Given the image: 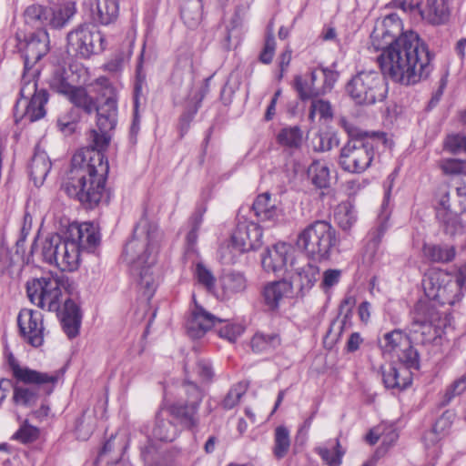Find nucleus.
I'll list each match as a JSON object with an SVG mask.
<instances>
[{
    "instance_id": "ddd939ff",
    "label": "nucleus",
    "mask_w": 466,
    "mask_h": 466,
    "mask_svg": "<svg viewBox=\"0 0 466 466\" xmlns=\"http://www.w3.org/2000/svg\"><path fill=\"white\" fill-rule=\"evenodd\" d=\"M20 95L25 101L30 98L24 114L25 118L35 122L45 116V105L48 101V93L46 89L37 90L35 79L22 78Z\"/></svg>"
},
{
    "instance_id": "8fccbe9b",
    "label": "nucleus",
    "mask_w": 466,
    "mask_h": 466,
    "mask_svg": "<svg viewBox=\"0 0 466 466\" xmlns=\"http://www.w3.org/2000/svg\"><path fill=\"white\" fill-rule=\"evenodd\" d=\"M247 390L248 384L246 382H238L233 385L221 401V407L225 410H231L236 407Z\"/></svg>"
},
{
    "instance_id": "7c9ffc66",
    "label": "nucleus",
    "mask_w": 466,
    "mask_h": 466,
    "mask_svg": "<svg viewBox=\"0 0 466 466\" xmlns=\"http://www.w3.org/2000/svg\"><path fill=\"white\" fill-rule=\"evenodd\" d=\"M168 416L171 415L167 409H161L157 413L155 426L152 430L153 437L162 441H172L177 435V429L168 420Z\"/></svg>"
},
{
    "instance_id": "4d7b16f0",
    "label": "nucleus",
    "mask_w": 466,
    "mask_h": 466,
    "mask_svg": "<svg viewBox=\"0 0 466 466\" xmlns=\"http://www.w3.org/2000/svg\"><path fill=\"white\" fill-rule=\"evenodd\" d=\"M316 115L319 116V118L329 119L332 117V108L329 101L323 99H314L311 102L309 117L310 120H314Z\"/></svg>"
},
{
    "instance_id": "c9c22d12",
    "label": "nucleus",
    "mask_w": 466,
    "mask_h": 466,
    "mask_svg": "<svg viewBox=\"0 0 466 466\" xmlns=\"http://www.w3.org/2000/svg\"><path fill=\"white\" fill-rule=\"evenodd\" d=\"M277 142L289 149H299L303 143V132L299 126L281 128L277 136Z\"/></svg>"
},
{
    "instance_id": "a19ab883",
    "label": "nucleus",
    "mask_w": 466,
    "mask_h": 466,
    "mask_svg": "<svg viewBox=\"0 0 466 466\" xmlns=\"http://www.w3.org/2000/svg\"><path fill=\"white\" fill-rule=\"evenodd\" d=\"M181 17L188 27H196L202 19L201 0H187L181 7Z\"/></svg>"
},
{
    "instance_id": "9b49d317",
    "label": "nucleus",
    "mask_w": 466,
    "mask_h": 466,
    "mask_svg": "<svg viewBox=\"0 0 466 466\" xmlns=\"http://www.w3.org/2000/svg\"><path fill=\"white\" fill-rule=\"evenodd\" d=\"M67 52L89 58L105 49V38L101 32L91 24H83L68 32L66 35Z\"/></svg>"
},
{
    "instance_id": "c756f323",
    "label": "nucleus",
    "mask_w": 466,
    "mask_h": 466,
    "mask_svg": "<svg viewBox=\"0 0 466 466\" xmlns=\"http://www.w3.org/2000/svg\"><path fill=\"white\" fill-rule=\"evenodd\" d=\"M51 169V161L45 151L36 149L29 165V175L35 186L44 184Z\"/></svg>"
},
{
    "instance_id": "4468645a",
    "label": "nucleus",
    "mask_w": 466,
    "mask_h": 466,
    "mask_svg": "<svg viewBox=\"0 0 466 466\" xmlns=\"http://www.w3.org/2000/svg\"><path fill=\"white\" fill-rule=\"evenodd\" d=\"M20 335L31 346L39 347L44 342L43 316L39 311L23 309L17 317Z\"/></svg>"
},
{
    "instance_id": "3c124183",
    "label": "nucleus",
    "mask_w": 466,
    "mask_h": 466,
    "mask_svg": "<svg viewBox=\"0 0 466 466\" xmlns=\"http://www.w3.org/2000/svg\"><path fill=\"white\" fill-rule=\"evenodd\" d=\"M397 356L400 361L399 365L407 368L408 370H419L420 359L418 351L411 346L409 341V346H404L398 353Z\"/></svg>"
},
{
    "instance_id": "1a4fd4ad",
    "label": "nucleus",
    "mask_w": 466,
    "mask_h": 466,
    "mask_svg": "<svg viewBox=\"0 0 466 466\" xmlns=\"http://www.w3.org/2000/svg\"><path fill=\"white\" fill-rule=\"evenodd\" d=\"M346 91L356 104L372 105L385 98L387 86L379 72L362 71L349 81Z\"/></svg>"
},
{
    "instance_id": "393cba45",
    "label": "nucleus",
    "mask_w": 466,
    "mask_h": 466,
    "mask_svg": "<svg viewBox=\"0 0 466 466\" xmlns=\"http://www.w3.org/2000/svg\"><path fill=\"white\" fill-rule=\"evenodd\" d=\"M208 92V85L206 83L200 88L194 90V92L190 95L186 109L179 118L178 128L181 137H184V135L189 129L190 123L195 117L198 108L201 106V102Z\"/></svg>"
},
{
    "instance_id": "864d4df0",
    "label": "nucleus",
    "mask_w": 466,
    "mask_h": 466,
    "mask_svg": "<svg viewBox=\"0 0 466 466\" xmlns=\"http://www.w3.org/2000/svg\"><path fill=\"white\" fill-rule=\"evenodd\" d=\"M422 284L425 290V294L429 299H436L438 301H441V303H446V301L443 300L446 287H435L434 277H427L426 279H423ZM447 303L453 304L454 300H447Z\"/></svg>"
},
{
    "instance_id": "c85d7f7f",
    "label": "nucleus",
    "mask_w": 466,
    "mask_h": 466,
    "mask_svg": "<svg viewBox=\"0 0 466 466\" xmlns=\"http://www.w3.org/2000/svg\"><path fill=\"white\" fill-rule=\"evenodd\" d=\"M319 73L312 70L309 76L302 77L296 76L294 78V87L301 100L314 98L323 95V88L317 83Z\"/></svg>"
},
{
    "instance_id": "f3484780",
    "label": "nucleus",
    "mask_w": 466,
    "mask_h": 466,
    "mask_svg": "<svg viewBox=\"0 0 466 466\" xmlns=\"http://www.w3.org/2000/svg\"><path fill=\"white\" fill-rule=\"evenodd\" d=\"M248 288V279L242 272L230 270L218 278L214 296L220 300H229L243 294Z\"/></svg>"
},
{
    "instance_id": "4c0bfd02",
    "label": "nucleus",
    "mask_w": 466,
    "mask_h": 466,
    "mask_svg": "<svg viewBox=\"0 0 466 466\" xmlns=\"http://www.w3.org/2000/svg\"><path fill=\"white\" fill-rule=\"evenodd\" d=\"M455 248L449 245H424L423 254L431 262L447 263L455 257Z\"/></svg>"
},
{
    "instance_id": "4be33fe9",
    "label": "nucleus",
    "mask_w": 466,
    "mask_h": 466,
    "mask_svg": "<svg viewBox=\"0 0 466 466\" xmlns=\"http://www.w3.org/2000/svg\"><path fill=\"white\" fill-rule=\"evenodd\" d=\"M382 380L387 389L403 390L411 383L410 371L402 365L388 364L380 368Z\"/></svg>"
},
{
    "instance_id": "f257e3e1",
    "label": "nucleus",
    "mask_w": 466,
    "mask_h": 466,
    "mask_svg": "<svg viewBox=\"0 0 466 466\" xmlns=\"http://www.w3.org/2000/svg\"><path fill=\"white\" fill-rule=\"evenodd\" d=\"M381 51L378 62L382 75L401 85L427 79L433 70V55L413 31L404 32Z\"/></svg>"
},
{
    "instance_id": "7ed1b4c3",
    "label": "nucleus",
    "mask_w": 466,
    "mask_h": 466,
    "mask_svg": "<svg viewBox=\"0 0 466 466\" xmlns=\"http://www.w3.org/2000/svg\"><path fill=\"white\" fill-rule=\"evenodd\" d=\"M161 240L162 233L157 226L142 218L124 249L125 258L131 265L139 289L147 299L152 298L157 286L153 267L157 262Z\"/></svg>"
},
{
    "instance_id": "0eeeda50",
    "label": "nucleus",
    "mask_w": 466,
    "mask_h": 466,
    "mask_svg": "<svg viewBox=\"0 0 466 466\" xmlns=\"http://www.w3.org/2000/svg\"><path fill=\"white\" fill-rule=\"evenodd\" d=\"M68 278L64 274H47L26 283L30 301L42 309L58 311L62 304L63 290L68 287Z\"/></svg>"
},
{
    "instance_id": "aec40b11",
    "label": "nucleus",
    "mask_w": 466,
    "mask_h": 466,
    "mask_svg": "<svg viewBox=\"0 0 466 466\" xmlns=\"http://www.w3.org/2000/svg\"><path fill=\"white\" fill-rule=\"evenodd\" d=\"M102 82L106 86L104 96H106V98L102 104H96L95 112H96L97 116L96 124L98 130L106 132L111 131L116 125L117 105L113 88L107 85L106 79H103Z\"/></svg>"
},
{
    "instance_id": "603ef678",
    "label": "nucleus",
    "mask_w": 466,
    "mask_h": 466,
    "mask_svg": "<svg viewBox=\"0 0 466 466\" xmlns=\"http://www.w3.org/2000/svg\"><path fill=\"white\" fill-rule=\"evenodd\" d=\"M39 429L29 424L28 420H25L20 425L17 431L13 435V439L25 444L36 441L39 437Z\"/></svg>"
},
{
    "instance_id": "58836bf2",
    "label": "nucleus",
    "mask_w": 466,
    "mask_h": 466,
    "mask_svg": "<svg viewBox=\"0 0 466 466\" xmlns=\"http://www.w3.org/2000/svg\"><path fill=\"white\" fill-rule=\"evenodd\" d=\"M66 97L75 106L82 109L86 114L91 115L95 112L96 102L84 87L76 86Z\"/></svg>"
},
{
    "instance_id": "f704fd0d",
    "label": "nucleus",
    "mask_w": 466,
    "mask_h": 466,
    "mask_svg": "<svg viewBox=\"0 0 466 466\" xmlns=\"http://www.w3.org/2000/svg\"><path fill=\"white\" fill-rule=\"evenodd\" d=\"M307 175L311 183L318 188H327L329 186L330 171L325 160H313L308 167Z\"/></svg>"
},
{
    "instance_id": "f03ea898",
    "label": "nucleus",
    "mask_w": 466,
    "mask_h": 466,
    "mask_svg": "<svg viewBox=\"0 0 466 466\" xmlns=\"http://www.w3.org/2000/svg\"><path fill=\"white\" fill-rule=\"evenodd\" d=\"M108 162L98 151L79 150L71 159L63 188L86 208H94L106 195Z\"/></svg>"
},
{
    "instance_id": "5fc2aeb1",
    "label": "nucleus",
    "mask_w": 466,
    "mask_h": 466,
    "mask_svg": "<svg viewBox=\"0 0 466 466\" xmlns=\"http://www.w3.org/2000/svg\"><path fill=\"white\" fill-rule=\"evenodd\" d=\"M109 131H96L92 130L90 132L89 139L91 142V145L89 147L83 148L82 150H92V151H98L102 156L105 157L102 150L107 147L110 141V136L108 135Z\"/></svg>"
},
{
    "instance_id": "b1692460",
    "label": "nucleus",
    "mask_w": 466,
    "mask_h": 466,
    "mask_svg": "<svg viewBox=\"0 0 466 466\" xmlns=\"http://www.w3.org/2000/svg\"><path fill=\"white\" fill-rule=\"evenodd\" d=\"M82 314L78 305L72 299H66L60 314L64 332L69 339L76 337L81 326Z\"/></svg>"
},
{
    "instance_id": "72a5a7b5",
    "label": "nucleus",
    "mask_w": 466,
    "mask_h": 466,
    "mask_svg": "<svg viewBox=\"0 0 466 466\" xmlns=\"http://www.w3.org/2000/svg\"><path fill=\"white\" fill-rule=\"evenodd\" d=\"M379 226L370 233V239L366 245V256L371 262L380 260L383 254V251L380 248V243L386 230L388 229V220H384L382 218H379Z\"/></svg>"
},
{
    "instance_id": "ea45409f",
    "label": "nucleus",
    "mask_w": 466,
    "mask_h": 466,
    "mask_svg": "<svg viewBox=\"0 0 466 466\" xmlns=\"http://www.w3.org/2000/svg\"><path fill=\"white\" fill-rule=\"evenodd\" d=\"M25 24L43 28L42 26L48 25V7L41 5H31L26 7L24 12Z\"/></svg>"
},
{
    "instance_id": "13d9d810",
    "label": "nucleus",
    "mask_w": 466,
    "mask_h": 466,
    "mask_svg": "<svg viewBox=\"0 0 466 466\" xmlns=\"http://www.w3.org/2000/svg\"><path fill=\"white\" fill-rule=\"evenodd\" d=\"M275 48H276V41H275L274 33H273V26L270 24L268 26V33H267L266 39H265V45H264V48L259 56V60L263 64H266V65L270 64L273 59L274 54H275Z\"/></svg>"
},
{
    "instance_id": "412c9836",
    "label": "nucleus",
    "mask_w": 466,
    "mask_h": 466,
    "mask_svg": "<svg viewBox=\"0 0 466 466\" xmlns=\"http://www.w3.org/2000/svg\"><path fill=\"white\" fill-rule=\"evenodd\" d=\"M222 319L217 318L204 308L195 305L190 318L187 321V329L190 337L198 339L217 324H221Z\"/></svg>"
},
{
    "instance_id": "5701e85b",
    "label": "nucleus",
    "mask_w": 466,
    "mask_h": 466,
    "mask_svg": "<svg viewBox=\"0 0 466 466\" xmlns=\"http://www.w3.org/2000/svg\"><path fill=\"white\" fill-rule=\"evenodd\" d=\"M449 8L445 0L420 1L419 17L431 25H442L449 19Z\"/></svg>"
},
{
    "instance_id": "09e8293b",
    "label": "nucleus",
    "mask_w": 466,
    "mask_h": 466,
    "mask_svg": "<svg viewBox=\"0 0 466 466\" xmlns=\"http://www.w3.org/2000/svg\"><path fill=\"white\" fill-rule=\"evenodd\" d=\"M438 218L441 220L443 229L446 234L454 236L462 232L463 225L461 224L458 216L447 209L438 212Z\"/></svg>"
},
{
    "instance_id": "bf43d9fd",
    "label": "nucleus",
    "mask_w": 466,
    "mask_h": 466,
    "mask_svg": "<svg viewBox=\"0 0 466 466\" xmlns=\"http://www.w3.org/2000/svg\"><path fill=\"white\" fill-rule=\"evenodd\" d=\"M195 274L198 282L203 285L209 292L214 294L217 289L216 280L212 272L208 269L202 263H198L196 266Z\"/></svg>"
},
{
    "instance_id": "79ce46f5",
    "label": "nucleus",
    "mask_w": 466,
    "mask_h": 466,
    "mask_svg": "<svg viewBox=\"0 0 466 466\" xmlns=\"http://www.w3.org/2000/svg\"><path fill=\"white\" fill-rule=\"evenodd\" d=\"M280 344L277 334L256 333L251 339V348L254 352H267L276 349Z\"/></svg>"
},
{
    "instance_id": "6e6552de",
    "label": "nucleus",
    "mask_w": 466,
    "mask_h": 466,
    "mask_svg": "<svg viewBox=\"0 0 466 466\" xmlns=\"http://www.w3.org/2000/svg\"><path fill=\"white\" fill-rule=\"evenodd\" d=\"M16 46L24 59V79H36L41 72L40 60L49 52V35L45 28L37 29L28 35L16 34Z\"/></svg>"
},
{
    "instance_id": "338daca9",
    "label": "nucleus",
    "mask_w": 466,
    "mask_h": 466,
    "mask_svg": "<svg viewBox=\"0 0 466 466\" xmlns=\"http://www.w3.org/2000/svg\"><path fill=\"white\" fill-rule=\"evenodd\" d=\"M444 422V419L441 418L438 420L433 426V428L428 431H426L423 435V442L425 444L426 449L435 448L441 440V434L438 432V430L441 424Z\"/></svg>"
},
{
    "instance_id": "20e7f679",
    "label": "nucleus",
    "mask_w": 466,
    "mask_h": 466,
    "mask_svg": "<svg viewBox=\"0 0 466 466\" xmlns=\"http://www.w3.org/2000/svg\"><path fill=\"white\" fill-rule=\"evenodd\" d=\"M8 365L16 383L14 386L13 401L17 406L32 408L42 396L50 395L58 380L56 374H49L21 366L15 357L10 354Z\"/></svg>"
},
{
    "instance_id": "6e6d98bb",
    "label": "nucleus",
    "mask_w": 466,
    "mask_h": 466,
    "mask_svg": "<svg viewBox=\"0 0 466 466\" xmlns=\"http://www.w3.org/2000/svg\"><path fill=\"white\" fill-rule=\"evenodd\" d=\"M338 144V138L328 134H316L311 139L312 148L316 152L329 151Z\"/></svg>"
},
{
    "instance_id": "a18cd8bd",
    "label": "nucleus",
    "mask_w": 466,
    "mask_h": 466,
    "mask_svg": "<svg viewBox=\"0 0 466 466\" xmlns=\"http://www.w3.org/2000/svg\"><path fill=\"white\" fill-rule=\"evenodd\" d=\"M68 73L63 68H56L50 79V87L56 92L67 96L76 86L70 84Z\"/></svg>"
},
{
    "instance_id": "680f3d73",
    "label": "nucleus",
    "mask_w": 466,
    "mask_h": 466,
    "mask_svg": "<svg viewBox=\"0 0 466 466\" xmlns=\"http://www.w3.org/2000/svg\"><path fill=\"white\" fill-rule=\"evenodd\" d=\"M395 176L394 174H390L384 182V198L381 204V210L379 215V218H382L384 220H388L390 215V199L391 189L394 184Z\"/></svg>"
},
{
    "instance_id": "a211bd4d",
    "label": "nucleus",
    "mask_w": 466,
    "mask_h": 466,
    "mask_svg": "<svg viewBox=\"0 0 466 466\" xmlns=\"http://www.w3.org/2000/svg\"><path fill=\"white\" fill-rule=\"evenodd\" d=\"M66 233L78 246L79 254L81 251H94L100 243V234L92 223H71Z\"/></svg>"
},
{
    "instance_id": "2eb2a0df",
    "label": "nucleus",
    "mask_w": 466,
    "mask_h": 466,
    "mask_svg": "<svg viewBox=\"0 0 466 466\" xmlns=\"http://www.w3.org/2000/svg\"><path fill=\"white\" fill-rule=\"evenodd\" d=\"M402 34L404 33L400 18L397 14L391 13L376 23L370 37L373 46L377 50H382L390 46Z\"/></svg>"
},
{
    "instance_id": "2f4dec72",
    "label": "nucleus",
    "mask_w": 466,
    "mask_h": 466,
    "mask_svg": "<svg viewBox=\"0 0 466 466\" xmlns=\"http://www.w3.org/2000/svg\"><path fill=\"white\" fill-rule=\"evenodd\" d=\"M292 284L286 280L276 281L267 285L263 291L265 303L269 309H275L279 301L291 293Z\"/></svg>"
},
{
    "instance_id": "e433bc0d",
    "label": "nucleus",
    "mask_w": 466,
    "mask_h": 466,
    "mask_svg": "<svg viewBox=\"0 0 466 466\" xmlns=\"http://www.w3.org/2000/svg\"><path fill=\"white\" fill-rule=\"evenodd\" d=\"M410 339L400 329L386 333L380 341L384 353H398L404 346H409Z\"/></svg>"
},
{
    "instance_id": "423d86ee",
    "label": "nucleus",
    "mask_w": 466,
    "mask_h": 466,
    "mask_svg": "<svg viewBox=\"0 0 466 466\" xmlns=\"http://www.w3.org/2000/svg\"><path fill=\"white\" fill-rule=\"evenodd\" d=\"M296 244L309 258L321 262L330 258L339 239L336 229L329 222L315 220L299 233Z\"/></svg>"
},
{
    "instance_id": "0e129e2a",
    "label": "nucleus",
    "mask_w": 466,
    "mask_h": 466,
    "mask_svg": "<svg viewBox=\"0 0 466 466\" xmlns=\"http://www.w3.org/2000/svg\"><path fill=\"white\" fill-rule=\"evenodd\" d=\"M391 4L411 17H418L420 0H392Z\"/></svg>"
},
{
    "instance_id": "f8f14e48",
    "label": "nucleus",
    "mask_w": 466,
    "mask_h": 466,
    "mask_svg": "<svg viewBox=\"0 0 466 466\" xmlns=\"http://www.w3.org/2000/svg\"><path fill=\"white\" fill-rule=\"evenodd\" d=\"M184 388L187 394L186 402L174 403L169 406L167 410L184 427L192 429L198 424V410L204 393L198 386L191 381H186Z\"/></svg>"
},
{
    "instance_id": "052dcab7",
    "label": "nucleus",
    "mask_w": 466,
    "mask_h": 466,
    "mask_svg": "<svg viewBox=\"0 0 466 466\" xmlns=\"http://www.w3.org/2000/svg\"><path fill=\"white\" fill-rule=\"evenodd\" d=\"M221 323L225 324L218 329V336L229 342H235L244 331V328L240 324L230 323L224 319Z\"/></svg>"
},
{
    "instance_id": "cd10ccee",
    "label": "nucleus",
    "mask_w": 466,
    "mask_h": 466,
    "mask_svg": "<svg viewBox=\"0 0 466 466\" xmlns=\"http://www.w3.org/2000/svg\"><path fill=\"white\" fill-rule=\"evenodd\" d=\"M76 12V3L70 0L48 7V25L54 29L65 27Z\"/></svg>"
},
{
    "instance_id": "473e14b6",
    "label": "nucleus",
    "mask_w": 466,
    "mask_h": 466,
    "mask_svg": "<svg viewBox=\"0 0 466 466\" xmlns=\"http://www.w3.org/2000/svg\"><path fill=\"white\" fill-rule=\"evenodd\" d=\"M119 5L117 0H102L96 3L92 10V17L95 22L101 25H109L118 16Z\"/></svg>"
},
{
    "instance_id": "dca6fc26",
    "label": "nucleus",
    "mask_w": 466,
    "mask_h": 466,
    "mask_svg": "<svg viewBox=\"0 0 466 466\" xmlns=\"http://www.w3.org/2000/svg\"><path fill=\"white\" fill-rule=\"evenodd\" d=\"M262 230L252 221H239L231 237L232 247L239 253L257 249L261 245Z\"/></svg>"
},
{
    "instance_id": "69168bd1",
    "label": "nucleus",
    "mask_w": 466,
    "mask_h": 466,
    "mask_svg": "<svg viewBox=\"0 0 466 466\" xmlns=\"http://www.w3.org/2000/svg\"><path fill=\"white\" fill-rule=\"evenodd\" d=\"M466 388V378L462 377L455 380L447 390L441 401L442 405H448L451 400L461 394Z\"/></svg>"
},
{
    "instance_id": "39448f33",
    "label": "nucleus",
    "mask_w": 466,
    "mask_h": 466,
    "mask_svg": "<svg viewBox=\"0 0 466 466\" xmlns=\"http://www.w3.org/2000/svg\"><path fill=\"white\" fill-rule=\"evenodd\" d=\"M386 143L385 133L359 134L341 147L339 164L347 172L363 173L371 166L380 146H385Z\"/></svg>"
},
{
    "instance_id": "e2e57ef3",
    "label": "nucleus",
    "mask_w": 466,
    "mask_h": 466,
    "mask_svg": "<svg viewBox=\"0 0 466 466\" xmlns=\"http://www.w3.org/2000/svg\"><path fill=\"white\" fill-rule=\"evenodd\" d=\"M444 147L452 154L466 152V135L451 134L448 136Z\"/></svg>"
},
{
    "instance_id": "37998d69",
    "label": "nucleus",
    "mask_w": 466,
    "mask_h": 466,
    "mask_svg": "<svg viewBox=\"0 0 466 466\" xmlns=\"http://www.w3.org/2000/svg\"><path fill=\"white\" fill-rule=\"evenodd\" d=\"M335 220L343 231H350L357 221L356 212L349 203L338 206L335 211Z\"/></svg>"
},
{
    "instance_id": "9d476101",
    "label": "nucleus",
    "mask_w": 466,
    "mask_h": 466,
    "mask_svg": "<svg viewBox=\"0 0 466 466\" xmlns=\"http://www.w3.org/2000/svg\"><path fill=\"white\" fill-rule=\"evenodd\" d=\"M42 257L45 262L62 271L76 269L80 259L78 246L70 240L66 233L64 238L53 235L46 238L42 245Z\"/></svg>"
},
{
    "instance_id": "de8ad7c7",
    "label": "nucleus",
    "mask_w": 466,
    "mask_h": 466,
    "mask_svg": "<svg viewBox=\"0 0 466 466\" xmlns=\"http://www.w3.org/2000/svg\"><path fill=\"white\" fill-rule=\"evenodd\" d=\"M316 451L327 465L339 466L341 464L344 451L341 449L339 440L335 441V445L332 447H319Z\"/></svg>"
},
{
    "instance_id": "bb28decb",
    "label": "nucleus",
    "mask_w": 466,
    "mask_h": 466,
    "mask_svg": "<svg viewBox=\"0 0 466 466\" xmlns=\"http://www.w3.org/2000/svg\"><path fill=\"white\" fill-rule=\"evenodd\" d=\"M252 209L260 221L275 222L282 216L281 208L276 204V201L271 200L269 193L258 195L252 205Z\"/></svg>"
},
{
    "instance_id": "c03bdc74",
    "label": "nucleus",
    "mask_w": 466,
    "mask_h": 466,
    "mask_svg": "<svg viewBox=\"0 0 466 466\" xmlns=\"http://www.w3.org/2000/svg\"><path fill=\"white\" fill-rule=\"evenodd\" d=\"M290 448L289 431L284 426H279L275 429L273 454L280 460L284 458Z\"/></svg>"
},
{
    "instance_id": "6ab92c4d",
    "label": "nucleus",
    "mask_w": 466,
    "mask_h": 466,
    "mask_svg": "<svg viewBox=\"0 0 466 466\" xmlns=\"http://www.w3.org/2000/svg\"><path fill=\"white\" fill-rule=\"evenodd\" d=\"M291 247L286 243H277L268 248L262 255L261 264L268 272L284 274L288 270Z\"/></svg>"
},
{
    "instance_id": "774afa93",
    "label": "nucleus",
    "mask_w": 466,
    "mask_h": 466,
    "mask_svg": "<svg viewBox=\"0 0 466 466\" xmlns=\"http://www.w3.org/2000/svg\"><path fill=\"white\" fill-rule=\"evenodd\" d=\"M318 73H319V78H323V84L320 85L323 88V95L326 94L327 92L330 91L334 86V84L336 83V81L338 80V73L333 71V70H330V69H328V68H322V69H319V70H317Z\"/></svg>"
},
{
    "instance_id": "a878e982",
    "label": "nucleus",
    "mask_w": 466,
    "mask_h": 466,
    "mask_svg": "<svg viewBox=\"0 0 466 466\" xmlns=\"http://www.w3.org/2000/svg\"><path fill=\"white\" fill-rule=\"evenodd\" d=\"M295 273L291 277L292 289L296 288L298 290L304 294L309 291L317 282L319 276V268L312 263L294 268Z\"/></svg>"
},
{
    "instance_id": "49530a36",
    "label": "nucleus",
    "mask_w": 466,
    "mask_h": 466,
    "mask_svg": "<svg viewBox=\"0 0 466 466\" xmlns=\"http://www.w3.org/2000/svg\"><path fill=\"white\" fill-rule=\"evenodd\" d=\"M433 320L434 317L428 312V308L424 304H418L414 309V316L410 330L419 332L420 329H429Z\"/></svg>"
}]
</instances>
